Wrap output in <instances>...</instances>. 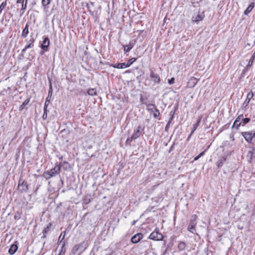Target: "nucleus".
<instances>
[{
    "instance_id": "nucleus-1",
    "label": "nucleus",
    "mask_w": 255,
    "mask_h": 255,
    "mask_svg": "<svg viewBox=\"0 0 255 255\" xmlns=\"http://www.w3.org/2000/svg\"><path fill=\"white\" fill-rule=\"evenodd\" d=\"M61 172L60 166L57 162L54 167L50 170L45 171L43 174V176L47 180L59 174Z\"/></svg>"
},
{
    "instance_id": "nucleus-2",
    "label": "nucleus",
    "mask_w": 255,
    "mask_h": 255,
    "mask_svg": "<svg viewBox=\"0 0 255 255\" xmlns=\"http://www.w3.org/2000/svg\"><path fill=\"white\" fill-rule=\"evenodd\" d=\"M88 246V241H84L74 246L72 249V253L73 255H80L87 249Z\"/></svg>"
},
{
    "instance_id": "nucleus-3",
    "label": "nucleus",
    "mask_w": 255,
    "mask_h": 255,
    "mask_svg": "<svg viewBox=\"0 0 255 255\" xmlns=\"http://www.w3.org/2000/svg\"><path fill=\"white\" fill-rule=\"evenodd\" d=\"M241 135L248 143H252L255 138V132L253 133L252 131H242Z\"/></svg>"
},
{
    "instance_id": "nucleus-4",
    "label": "nucleus",
    "mask_w": 255,
    "mask_h": 255,
    "mask_svg": "<svg viewBox=\"0 0 255 255\" xmlns=\"http://www.w3.org/2000/svg\"><path fill=\"white\" fill-rule=\"evenodd\" d=\"M18 189L21 193L26 192L28 189V183L21 178L18 181Z\"/></svg>"
},
{
    "instance_id": "nucleus-5",
    "label": "nucleus",
    "mask_w": 255,
    "mask_h": 255,
    "mask_svg": "<svg viewBox=\"0 0 255 255\" xmlns=\"http://www.w3.org/2000/svg\"><path fill=\"white\" fill-rule=\"evenodd\" d=\"M149 239L154 241H161L163 239V235L158 230L155 229L150 234Z\"/></svg>"
},
{
    "instance_id": "nucleus-6",
    "label": "nucleus",
    "mask_w": 255,
    "mask_h": 255,
    "mask_svg": "<svg viewBox=\"0 0 255 255\" xmlns=\"http://www.w3.org/2000/svg\"><path fill=\"white\" fill-rule=\"evenodd\" d=\"M197 225V221H196V216H192L189 224L188 226V231L192 233H194L195 231V227Z\"/></svg>"
},
{
    "instance_id": "nucleus-7",
    "label": "nucleus",
    "mask_w": 255,
    "mask_h": 255,
    "mask_svg": "<svg viewBox=\"0 0 255 255\" xmlns=\"http://www.w3.org/2000/svg\"><path fill=\"white\" fill-rule=\"evenodd\" d=\"M149 76L151 80L154 82V83L159 84L160 83L161 79L159 75L157 73L154 72L151 69L150 70Z\"/></svg>"
},
{
    "instance_id": "nucleus-8",
    "label": "nucleus",
    "mask_w": 255,
    "mask_h": 255,
    "mask_svg": "<svg viewBox=\"0 0 255 255\" xmlns=\"http://www.w3.org/2000/svg\"><path fill=\"white\" fill-rule=\"evenodd\" d=\"M144 129V128L140 126H138L136 128L134 129V131L131 135L132 138L134 140L138 138L142 133V131Z\"/></svg>"
},
{
    "instance_id": "nucleus-9",
    "label": "nucleus",
    "mask_w": 255,
    "mask_h": 255,
    "mask_svg": "<svg viewBox=\"0 0 255 255\" xmlns=\"http://www.w3.org/2000/svg\"><path fill=\"white\" fill-rule=\"evenodd\" d=\"M205 17L204 12L199 11L197 15H193L192 17V22L198 23V22L203 20Z\"/></svg>"
},
{
    "instance_id": "nucleus-10",
    "label": "nucleus",
    "mask_w": 255,
    "mask_h": 255,
    "mask_svg": "<svg viewBox=\"0 0 255 255\" xmlns=\"http://www.w3.org/2000/svg\"><path fill=\"white\" fill-rule=\"evenodd\" d=\"M49 45V39L48 37H46L44 38L42 43L40 45V47L43 50H44V52H47L48 50Z\"/></svg>"
},
{
    "instance_id": "nucleus-11",
    "label": "nucleus",
    "mask_w": 255,
    "mask_h": 255,
    "mask_svg": "<svg viewBox=\"0 0 255 255\" xmlns=\"http://www.w3.org/2000/svg\"><path fill=\"white\" fill-rule=\"evenodd\" d=\"M198 81V80L196 78L194 77H191L187 83V87L190 88H194L197 84Z\"/></svg>"
},
{
    "instance_id": "nucleus-12",
    "label": "nucleus",
    "mask_w": 255,
    "mask_h": 255,
    "mask_svg": "<svg viewBox=\"0 0 255 255\" xmlns=\"http://www.w3.org/2000/svg\"><path fill=\"white\" fill-rule=\"evenodd\" d=\"M143 238V235L141 233H137L132 237L131 242L133 244L138 243Z\"/></svg>"
},
{
    "instance_id": "nucleus-13",
    "label": "nucleus",
    "mask_w": 255,
    "mask_h": 255,
    "mask_svg": "<svg viewBox=\"0 0 255 255\" xmlns=\"http://www.w3.org/2000/svg\"><path fill=\"white\" fill-rule=\"evenodd\" d=\"M94 4L95 2L92 1H91L90 3H87L86 4V7L88 8L89 12L93 17H95L97 16V12L94 10H92L91 7H90V5L94 6Z\"/></svg>"
},
{
    "instance_id": "nucleus-14",
    "label": "nucleus",
    "mask_w": 255,
    "mask_h": 255,
    "mask_svg": "<svg viewBox=\"0 0 255 255\" xmlns=\"http://www.w3.org/2000/svg\"><path fill=\"white\" fill-rule=\"evenodd\" d=\"M253 97H254L253 93L249 92L247 96V98H246L245 101H244V103L243 104V107L245 108L247 106H248V105H249V104L250 102L251 99L252 98H253Z\"/></svg>"
},
{
    "instance_id": "nucleus-15",
    "label": "nucleus",
    "mask_w": 255,
    "mask_h": 255,
    "mask_svg": "<svg viewBox=\"0 0 255 255\" xmlns=\"http://www.w3.org/2000/svg\"><path fill=\"white\" fill-rule=\"evenodd\" d=\"M28 0H22V5L21 6V8L20 9V15H22L25 12L27 8V5L28 3Z\"/></svg>"
},
{
    "instance_id": "nucleus-16",
    "label": "nucleus",
    "mask_w": 255,
    "mask_h": 255,
    "mask_svg": "<svg viewBox=\"0 0 255 255\" xmlns=\"http://www.w3.org/2000/svg\"><path fill=\"white\" fill-rule=\"evenodd\" d=\"M134 43L132 42H130L128 45L124 46V51L125 53H126L133 48Z\"/></svg>"
},
{
    "instance_id": "nucleus-17",
    "label": "nucleus",
    "mask_w": 255,
    "mask_h": 255,
    "mask_svg": "<svg viewBox=\"0 0 255 255\" xmlns=\"http://www.w3.org/2000/svg\"><path fill=\"white\" fill-rule=\"evenodd\" d=\"M241 120V119L238 117L233 124L232 128H235L237 129H238L239 127L242 125V123L240 122Z\"/></svg>"
},
{
    "instance_id": "nucleus-18",
    "label": "nucleus",
    "mask_w": 255,
    "mask_h": 255,
    "mask_svg": "<svg viewBox=\"0 0 255 255\" xmlns=\"http://www.w3.org/2000/svg\"><path fill=\"white\" fill-rule=\"evenodd\" d=\"M28 27L29 25L27 23H26L25 26V27L22 30V33L21 35V37L25 38L27 37V35L29 33Z\"/></svg>"
},
{
    "instance_id": "nucleus-19",
    "label": "nucleus",
    "mask_w": 255,
    "mask_h": 255,
    "mask_svg": "<svg viewBox=\"0 0 255 255\" xmlns=\"http://www.w3.org/2000/svg\"><path fill=\"white\" fill-rule=\"evenodd\" d=\"M255 7V3L254 2H252L249 6L246 8V9L244 11V14L245 15H248L251 11L253 10L254 7Z\"/></svg>"
},
{
    "instance_id": "nucleus-20",
    "label": "nucleus",
    "mask_w": 255,
    "mask_h": 255,
    "mask_svg": "<svg viewBox=\"0 0 255 255\" xmlns=\"http://www.w3.org/2000/svg\"><path fill=\"white\" fill-rule=\"evenodd\" d=\"M17 246L16 245L12 244L8 250V253L10 255H13L17 250Z\"/></svg>"
},
{
    "instance_id": "nucleus-21",
    "label": "nucleus",
    "mask_w": 255,
    "mask_h": 255,
    "mask_svg": "<svg viewBox=\"0 0 255 255\" xmlns=\"http://www.w3.org/2000/svg\"><path fill=\"white\" fill-rule=\"evenodd\" d=\"M149 107H153V108L154 109V112H153L154 118H157L160 116L159 111L156 108V106L154 104H150Z\"/></svg>"
},
{
    "instance_id": "nucleus-22",
    "label": "nucleus",
    "mask_w": 255,
    "mask_h": 255,
    "mask_svg": "<svg viewBox=\"0 0 255 255\" xmlns=\"http://www.w3.org/2000/svg\"><path fill=\"white\" fill-rule=\"evenodd\" d=\"M201 119H202V116H200L198 118L196 123L193 126V129L191 132V134H192L194 133V132L195 131V130L197 129V127L199 126V125L201 122Z\"/></svg>"
},
{
    "instance_id": "nucleus-23",
    "label": "nucleus",
    "mask_w": 255,
    "mask_h": 255,
    "mask_svg": "<svg viewBox=\"0 0 255 255\" xmlns=\"http://www.w3.org/2000/svg\"><path fill=\"white\" fill-rule=\"evenodd\" d=\"M58 164L60 166V168H61V167H63V169L65 170H67L69 169L70 168V165L69 163L66 161L58 163Z\"/></svg>"
},
{
    "instance_id": "nucleus-24",
    "label": "nucleus",
    "mask_w": 255,
    "mask_h": 255,
    "mask_svg": "<svg viewBox=\"0 0 255 255\" xmlns=\"http://www.w3.org/2000/svg\"><path fill=\"white\" fill-rule=\"evenodd\" d=\"M113 67L118 69H124L128 67L126 63H118L117 65H113Z\"/></svg>"
},
{
    "instance_id": "nucleus-25",
    "label": "nucleus",
    "mask_w": 255,
    "mask_h": 255,
    "mask_svg": "<svg viewBox=\"0 0 255 255\" xmlns=\"http://www.w3.org/2000/svg\"><path fill=\"white\" fill-rule=\"evenodd\" d=\"M185 247H186V244L184 242H180L178 244V246H177V248L180 251H183L185 249Z\"/></svg>"
},
{
    "instance_id": "nucleus-26",
    "label": "nucleus",
    "mask_w": 255,
    "mask_h": 255,
    "mask_svg": "<svg viewBox=\"0 0 255 255\" xmlns=\"http://www.w3.org/2000/svg\"><path fill=\"white\" fill-rule=\"evenodd\" d=\"M226 158L225 157H222L221 159H220L217 163V166L218 167H222L224 164V163L225 162V161H226Z\"/></svg>"
},
{
    "instance_id": "nucleus-27",
    "label": "nucleus",
    "mask_w": 255,
    "mask_h": 255,
    "mask_svg": "<svg viewBox=\"0 0 255 255\" xmlns=\"http://www.w3.org/2000/svg\"><path fill=\"white\" fill-rule=\"evenodd\" d=\"M30 100L29 99H26L24 101V102L22 103V104L19 107V111H22L29 103Z\"/></svg>"
},
{
    "instance_id": "nucleus-28",
    "label": "nucleus",
    "mask_w": 255,
    "mask_h": 255,
    "mask_svg": "<svg viewBox=\"0 0 255 255\" xmlns=\"http://www.w3.org/2000/svg\"><path fill=\"white\" fill-rule=\"evenodd\" d=\"M255 58V52L253 54V55L251 57V58H250V59L249 60V62L248 63V64L247 65V67L248 68H249L250 67L252 66V65L253 64V62H254Z\"/></svg>"
},
{
    "instance_id": "nucleus-29",
    "label": "nucleus",
    "mask_w": 255,
    "mask_h": 255,
    "mask_svg": "<svg viewBox=\"0 0 255 255\" xmlns=\"http://www.w3.org/2000/svg\"><path fill=\"white\" fill-rule=\"evenodd\" d=\"M251 121V119L249 118H246L244 119H242V126H245L246 124L249 123Z\"/></svg>"
},
{
    "instance_id": "nucleus-30",
    "label": "nucleus",
    "mask_w": 255,
    "mask_h": 255,
    "mask_svg": "<svg viewBox=\"0 0 255 255\" xmlns=\"http://www.w3.org/2000/svg\"><path fill=\"white\" fill-rule=\"evenodd\" d=\"M88 94L91 96L97 95L96 90L95 89H90L87 91Z\"/></svg>"
},
{
    "instance_id": "nucleus-31",
    "label": "nucleus",
    "mask_w": 255,
    "mask_h": 255,
    "mask_svg": "<svg viewBox=\"0 0 255 255\" xmlns=\"http://www.w3.org/2000/svg\"><path fill=\"white\" fill-rule=\"evenodd\" d=\"M7 4V0L3 1L0 5V14H1L2 10L5 8Z\"/></svg>"
},
{
    "instance_id": "nucleus-32",
    "label": "nucleus",
    "mask_w": 255,
    "mask_h": 255,
    "mask_svg": "<svg viewBox=\"0 0 255 255\" xmlns=\"http://www.w3.org/2000/svg\"><path fill=\"white\" fill-rule=\"evenodd\" d=\"M51 225V224H49V226H48L46 228L44 229V230L43 231V235L42 236V238H46V234L49 232Z\"/></svg>"
},
{
    "instance_id": "nucleus-33",
    "label": "nucleus",
    "mask_w": 255,
    "mask_h": 255,
    "mask_svg": "<svg viewBox=\"0 0 255 255\" xmlns=\"http://www.w3.org/2000/svg\"><path fill=\"white\" fill-rule=\"evenodd\" d=\"M136 58H132L128 60V62L126 63V64L127 65V67H129L134 62H135L136 60Z\"/></svg>"
},
{
    "instance_id": "nucleus-34",
    "label": "nucleus",
    "mask_w": 255,
    "mask_h": 255,
    "mask_svg": "<svg viewBox=\"0 0 255 255\" xmlns=\"http://www.w3.org/2000/svg\"><path fill=\"white\" fill-rule=\"evenodd\" d=\"M174 114H175V112H173V111H171L169 115L170 116V118L168 121V123H171V122L174 117Z\"/></svg>"
},
{
    "instance_id": "nucleus-35",
    "label": "nucleus",
    "mask_w": 255,
    "mask_h": 255,
    "mask_svg": "<svg viewBox=\"0 0 255 255\" xmlns=\"http://www.w3.org/2000/svg\"><path fill=\"white\" fill-rule=\"evenodd\" d=\"M41 2H42V5L43 6L45 7L50 3V0H42Z\"/></svg>"
},
{
    "instance_id": "nucleus-36",
    "label": "nucleus",
    "mask_w": 255,
    "mask_h": 255,
    "mask_svg": "<svg viewBox=\"0 0 255 255\" xmlns=\"http://www.w3.org/2000/svg\"><path fill=\"white\" fill-rule=\"evenodd\" d=\"M65 232H62L61 233V234L59 237V241L60 240V243H59L60 244H61L62 243V240L65 238Z\"/></svg>"
},
{
    "instance_id": "nucleus-37",
    "label": "nucleus",
    "mask_w": 255,
    "mask_h": 255,
    "mask_svg": "<svg viewBox=\"0 0 255 255\" xmlns=\"http://www.w3.org/2000/svg\"><path fill=\"white\" fill-rule=\"evenodd\" d=\"M52 95V85L50 84L49 91H48V97H49V99H51Z\"/></svg>"
},
{
    "instance_id": "nucleus-38",
    "label": "nucleus",
    "mask_w": 255,
    "mask_h": 255,
    "mask_svg": "<svg viewBox=\"0 0 255 255\" xmlns=\"http://www.w3.org/2000/svg\"><path fill=\"white\" fill-rule=\"evenodd\" d=\"M91 202V199L90 198V197L88 196H86L85 197L84 199V203L85 204H88Z\"/></svg>"
},
{
    "instance_id": "nucleus-39",
    "label": "nucleus",
    "mask_w": 255,
    "mask_h": 255,
    "mask_svg": "<svg viewBox=\"0 0 255 255\" xmlns=\"http://www.w3.org/2000/svg\"><path fill=\"white\" fill-rule=\"evenodd\" d=\"M65 243H64L63 244H62V249H61V251L60 252V253H59V254L58 255H63L64 254H65V249L64 248V247H65Z\"/></svg>"
},
{
    "instance_id": "nucleus-40",
    "label": "nucleus",
    "mask_w": 255,
    "mask_h": 255,
    "mask_svg": "<svg viewBox=\"0 0 255 255\" xmlns=\"http://www.w3.org/2000/svg\"><path fill=\"white\" fill-rule=\"evenodd\" d=\"M134 140L133 138H132V136H130V137H128L126 141V144H130L131 142L133 140Z\"/></svg>"
},
{
    "instance_id": "nucleus-41",
    "label": "nucleus",
    "mask_w": 255,
    "mask_h": 255,
    "mask_svg": "<svg viewBox=\"0 0 255 255\" xmlns=\"http://www.w3.org/2000/svg\"><path fill=\"white\" fill-rule=\"evenodd\" d=\"M204 153H205V151L200 153L198 156H196L194 158V161L197 160L200 157H201L202 156H203L204 154Z\"/></svg>"
},
{
    "instance_id": "nucleus-42",
    "label": "nucleus",
    "mask_w": 255,
    "mask_h": 255,
    "mask_svg": "<svg viewBox=\"0 0 255 255\" xmlns=\"http://www.w3.org/2000/svg\"><path fill=\"white\" fill-rule=\"evenodd\" d=\"M50 100L51 99H49V97L47 96V97L46 99V101L45 102L44 106H48L49 105V103H50Z\"/></svg>"
},
{
    "instance_id": "nucleus-43",
    "label": "nucleus",
    "mask_w": 255,
    "mask_h": 255,
    "mask_svg": "<svg viewBox=\"0 0 255 255\" xmlns=\"http://www.w3.org/2000/svg\"><path fill=\"white\" fill-rule=\"evenodd\" d=\"M34 42H35V39L32 36H31V38L29 40V43H30V44H32L33 45H34Z\"/></svg>"
},
{
    "instance_id": "nucleus-44",
    "label": "nucleus",
    "mask_w": 255,
    "mask_h": 255,
    "mask_svg": "<svg viewBox=\"0 0 255 255\" xmlns=\"http://www.w3.org/2000/svg\"><path fill=\"white\" fill-rule=\"evenodd\" d=\"M170 124L171 123H169L168 122H167L166 125V127L165 128V131L167 132L168 131V129L169 128V127L170 126Z\"/></svg>"
},
{
    "instance_id": "nucleus-45",
    "label": "nucleus",
    "mask_w": 255,
    "mask_h": 255,
    "mask_svg": "<svg viewBox=\"0 0 255 255\" xmlns=\"http://www.w3.org/2000/svg\"><path fill=\"white\" fill-rule=\"evenodd\" d=\"M174 80L175 79L174 78H172L168 80L169 84L172 85V84H173L174 83Z\"/></svg>"
},
{
    "instance_id": "nucleus-46",
    "label": "nucleus",
    "mask_w": 255,
    "mask_h": 255,
    "mask_svg": "<svg viewBox=\"0 0 255 255\" xmlns=\"http://www.w3.org/2000/svg\"><path fill=\"white\" fill-rule=\"evenodd\" d=\"M33 47H34V45H33L32 44H31L30 43H28V44H27L25 46V47L27 49L31 48H33Z\"/></svg>"
},
{
    "instance_id": "nucleus-47",
    "label": "nucleus",
    "mask_w": 255,
    "mask_h": 255,
    "mask_svg": "<svg viewBox=\"0 0 255 255\" xmlns=\"http://www.w3.org/2000/svg\"><path fill=\"white\" fill-rule=\"evenodd\" d=\"M253 155V152L252 151H249L248 153V156L250 157V158H252V156Z\"/></svg>"
},
{
    "instance_id": "nucleus-48",
    "label": "nucleus",
    "mask_w": 255,
    "mask_h": 255,
    "mask_svg": "<svg viewBox=\"0 0 255 255\" xmlns=\"http://www.w3.org/2000/svg\"><path fill=\"white\" fill-rule=\"evenodd\" d=\"M14 219L15 220H19L20 218L19 214L17 213L14 215Z\"/></svg>"
},
{
    "instance_id": "nucleus-49",
    "label": "nucleus",
    "mask_w": 255,
    "mask_h": 255,
    "mask_svg": "<svg viewBox=\"0 0 255 255\" xmlns=\"http://www.w3.org/2000/svg\"><path fill=\"white\" fill-rule=\"evenodd\" d=\"M16 3L17 6H18V4H21L22 5V0H17Z\"/></svg>"
},
{
    "instance_id": "nucleus-50",
    "label": "nucleus",
    "mask_w": 255,
    "mask_h": 255,
    "mask_svg": "<svg viewBox=\"0 0 255 255\" xmlns=\"http://www.w3.org/2000/svg\"><path fill=\"white\" fill-rule=\"evenodd\" d=\"M47 107H48V106H44V113H44V114L47 113V111H48Z\"/></svg>"
},
{
    "instance_id": "nucleus-51",
    "label": "nucleus",
    "mask_w": 255,
    "mask_h": 255,
    "mask_svg": "<svg viewBox=\"0 0 255 255\" xmlns=\"http://www.w3.org/2000/svg\"><path fill=\"white\" fill-rule=\"evenodd\" d=\"M47 117V113H45V114L43 113V116H42L43 119V120H46Z\"/></svg>"
},
{
    "instance_id": "nucleus-52",
    "label": "nucleus",
    "mask_w": 255,
    "mask_h": 255,
    "mask_svg": "<svg viewBox=\"0 0 255 255\" xmlns=\"http://www.w3.org/2000/svg\"><path fill=\"white\" fill-rule=\"evenodd\" d=\"M230 138L232 140V141H234L235 140V137H234V134H231L230 136Z\"/></svg>"
},
{
    "instance_id": "nucleus-53",
    "label": "nucleus",
    "mask_w": 255,
    "mask_h": 255,
    "mask_svg": "<svg viewBox=\"0 0 255 255\" xmlns=\"http://www.w3.org/2000/svg\"><path fill=\"white\" fill-rule=\"evenodd\" d=\"M27 49L25 47L21 51L22 53H25Z\"/></svg>"
},
{
    "instance_id": "nucleus-54",
    "label": "nucleus",
    "mask_w": 255,
    "mask_h": 255,
    "mask_svg": "<svg viewBox=\"0 0 255 255\" xmlns=\"http://www.w3.org/2000/svg\"><path fill=\"white\" fill-rule=\"evenodd\" d=\"M238 117H239L241 119V120L242 121V119H244L243 118V114H241V115H239L238 116Z\"/></svg>"
},
{
    "instance_id": "nucleus-55",
    "label": "nucleus",
    "mask_w": 255,
    "mask_h": 255,
    "mask_svg": "<svg viewBox=\"0 0 255 255\" xmlns=\"http://www.w3.org/2000/svg\"><path fill=\"white\" fill-rule=\"evenodd\" d=\"M150 109H149V110H150L151 112H154V109L153 108V107H150Z\"/></svg>"
},
{
    "instance_id": "nucleus-56",
    "label": "nucleus",
    "mask_w": 255,
    "mask_h": 255,
    "mask_svg": "<svg viewBox=\"0 0 255 255\" xmlns=\"http://www.w3.org/2000/svg\"><path fill=\"white\" fill-rule=\"evenodd\" d=\"M137 221V220H133V222L131 223L132 225H134L135 223Z\"/></svg>"
},
{
    "instance_id": "nucleus-57",
    "label": "nucleus",
    "mask_w": 255,
    "mask_h": 255,
    "mask_svg": "<svg viewBox=\"0 0 255 255\" xmlns=\"http://www.w3.org/2000/svg\"><path fill=\"white\" fill-rule=\"evenodd\" d=\"M192 134H191V133L190 134V135L188 136V138H187V140H188L189 139V138H190V137L191 136Z\"/></svg>"
},
{
    "instance_id": "nucleus-58",
    "label": "nucleus",
    "mask_w": 255,
    "mask_h": 255,
    "mask_svg": "<svg viewBox=\"0 0 255 255\" xmlns=\"http://www.w3.org/2000/svg\"><path fill=\"white\" fill-rule=\"evenodd\" d=\"M45 52H44V50H43V51H41V53H40V54L41 55H43L44 54Z\"/></svg>"
},
{
    "instance_id": "nucleus-59",
    "label": "nucleus",
    "mask_w": 255,
    "mask_h": 255,
    "mask_svg": "<svg viewBox=\"0 0 255 255\" xmlns=\"http://www.w3.org/2000/svg\"><path fill=\"white\" fill-rule=\"evenodd\" d=\"M173 148V145H172L170 147V150H171Z\"/></svg>"
},
{
    "instance_id": "nucleus-60",
    "label": "nucleus",
    "mask_w": 255,
    "mask_h": 255,
    "mask_svg": "<svg viewBox=\"0 0 255 255\" xmlns=\"http://www.w3.org/2000/svg\"><path fill=\"white\" fill-rule=\"evenodd\" d=\"M13 6H14V5H11V8H13Z\"/></svg>"
}]
</instances>
